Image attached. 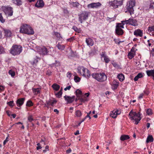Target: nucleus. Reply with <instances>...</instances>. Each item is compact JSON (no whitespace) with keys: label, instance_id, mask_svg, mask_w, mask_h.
<instances>
[{"label":"nucleus","instance_id":"603ef678","mask_svg":"<svg viewBox=\"0 0 154 154\" xmlns=\"http://www.w3.org/2000/svg\"><path fill=\"white\" fill-rule=\"evenodd\" d=\"M100 55L101 56V57L104 58L105 56H106L107 55L105 54V52H102L101 54H100Z\"/></svg>","mask_w":154,"mask_h":154},{"label":"nucleus","instance_id":"ddd939ff","mask_svg":"<svg viewBox=\"0 0 154 154\" xmlns=\"http://www.w3.org/2000/svg\"><path fill=\"white\" fill-rule=\"evenodd\" d=\"M75 96H73L72 97H70L68 96L65 95L64 97L65 100L67 101V103H71L75 100Z\"/></svg>","mask_w":154,"mask_h":154},{"label":"nucleus","instance_id":"79ce46f5","mask_svg":"<svg viewBox=\"0 0 154 154\" xmlns=\"http://www.w3.org/2000/svg\"><path fill=\"white\" fill-rule=\"evenodd\" d=\"M74 80L76 82H79L80 80V79L77 76H75L74 78Z\"/></svg>","mask_w":154,"mask_h":154},{"label":"nucleus","instance_id":"f704fd0d","mask_svg":"<svg viewBox=\"0 0 154 154\" xmlns=\"http://www.w3.org/2000/svg\"><path fill=\"white\" fill-rule=\"evenodd\" d=\"M148 31L149 32H151L152 31H154V25L149 26L148 28Z\"/></svg>","mask_w":154,"mask_h":154},{"label":"nucleus","instance_id":"774afa93","mask_svg":"<svg viewBox=\"0 0 154 154\" xmlns=\"http://www.w3.org/2000/svg\"><path fill=\"white\" fill-rule=\"evenodd\" d=\"M71 151H72V150L70 148H69L68 149H67L66 151V152L67 153H70V152H71Z\"/></svg>","mask_w":154,"mask_h":154},{"label":"nucleus","instance_id":"c03bdc74","mask_svg":"<svg viewBox=\"0 0 154 154\" xmlns=\"http://www.w3.org/2000/svg\"><path fill=\"white\" fill-rule=\"evenodd\" d=\"M130 20H129V19L128 20H125V21H123L122 22V24H129L130 25Z\"/></svg>","mask_w":154,"mask_h":154},{"label":"nucleus","instance_id":"4d7b16f0","mask_svg":"<svg viewBox=\"0 0 154 154\" xmlns=\"http://www.w3.org/2000/svg\"><path fill=\"white\" fill-rule=\"evenodd\" d=\"M5 87L3 86L0 85V92L4 90Z\"/></svg>","mask_w":154,"mask_h":154},{"label":"nucleus","instance_id":"864d4df0","mask_svg":"<svg viewBox=\"0 0 154 154\" xmlns=\"http://www.w3.org/2000/svg\"><path fill=\"white\" fill-rule=\"evenodd\" d=\"M112 64L113 65V66L117 68L119 67L118 65L116 62H113L112 63Z\"/></svg>","mask_w":154,"mask_h":154},{"label":"nucleus","instance_id":"3c124183","mask_svg":"<svg viewBox=\"0 0 154 154\" xmlns=\"http://www.w3.org/2000/svg\"><path fill=\"white\" fill-rule=\"evenodd\" d=\"M146 113L148 115H150L152 114V110L150 109H148L146 110Z\"/></svg>","mask_w":154,"mask_h":154},{"label":"nucleus","instance_id":"ea45409f","mask_svg":"<svg viewBox=\"0 0 154 154\" xmlns=\"http://www.w3.org/2000/svg\"><path fill=\"white\" fill-rule=\"evenodd\" d=\"M7 104L9 106L11 107H13L14 105V101L13 100L9 102H8L7 103Z\"/></svg>","mask_w":154,"mask_h":154},{"label":"nucleus","instance_id":"f257e3e1","mask_svg":"<svg viewBox=\"0 0 154 154\" xmlns=\"http://www.w3.org/2000/svg\"><path fill=\"white\" fill-rule=\"evenodd\" d=\"M20 32L21 33L29 35H32L34 34V31L33 29L31 26L27 24L23 25L20 28Z\"/></svg>","mask_w":154,"mask_h":154},{"label":"nucleus","instance_id":"20e7f679","mask_svg":"<svg viewBox=\"0 0 154 154\" xmlns=\"http://www.w3.org/2000/svg\"><path fill=\"white\" fill-rule=\"evenodd\" d=\"M89 14V12L86 11H82L81 13L78 14L79 20L80 23H82L84 21L88 19Z\"/></svg>","mask_w":154,"mask_h":154},{"label":"nucleus","instance_id":"b1692460","mask_svg":"<svg viewBox=\"0 0 154 154\" xmlns=\"http://www.w3.org/2000/svg\"><path fill=\"white\" fill-rule=\"evenodd\" d=\"M116 32L118 35H122L124 33L123 30L120 28H116Z\"/></svg>","mask_w":154,"mask_h":154},{"label":"nucleus","instance_id":"72a5a7b5","mask_svg":"<svg viewBox=\"0 0 154 154\" xmlns=\"http://www.w3.org/2000/svg\"><path fill=\"white\" fill-rule=\"evenodd\" d=\"M75 115L77 117H80L82 115V113L79 110H77L75 112Z\"/></svg>","mask_w":154,"mask_h":154},{"label":"nucleus","instance_id":"a18cd8bd","mask_svg":"<svg viewBox=\"0 0 154 154\" xmlns=\"http://www.w3.org/2000/svg\"><path fill=\"white\" fill-rule=\"evenodd\" d=\"M54 35L57 38L60 39V38H62L60 34L58 32H55Z\"/></svg>","mask_w":154,"mask_h":154},{"label":"nucleus","instance_id":"0eeeda50","mask_svg":"<svg viewBox=\"0 0 154 154\" xmlns=\"http://www.w3.org/2000/svg\"><path fill=\"white\" fill-rule=\"evenodd\" d=\"M130 118L132 120H137V121H140L141 118L140 117V114L139 112L138 113H137L133 111L132 110L130 111L129 114Z\"/></svg>","mask_w":154,"mask_h":154},{"label":"nucleus","instance_id":"c85d7f7f","mask_svg":"<svg viewBox=\"0 0 154 154\" xmlns=\"http://www.w3.org/2000/svg\"><path fill=\"white\" fill-rule=\"evenodd\" d=\"M52 87L54 90L57 91L59 89L60 86L56 84H54L52 85Z\"/></svg>","mask_w":154,"mask_h":154},{"label":"nucleus","instance_id":"423d86ee","mask_svg":"<svg viewBox=\"0 0 154 154\" xmlns=\"http://www.w3.org/2000/svg\"><path fill=\"white\" fill-rule=\"evenodd\" d=\"M78 70L79 72L81 75L85 77L89 78L91 76L90 71L84 67H82L79 69H78Z\"/></svg>","mask_w":154,"mask_h":154},{"label":"nucleus","instance_id":"13d9d810","mask_svg":"<svg viewBox=\"0 0 154 154\" xmlns=\"http://www.w3.org/2000/svg\"><path fill=\"white\" fill-rule=\"evenodd\" d=\"M71 88V86L69 85V86L66 87V88H64V90L65 91H66L67 90H69Z\"/></svg>","mask_w":154,"mask_h":154},{"label":"nucleus","instance_id":"5fc2aeb1","mask_svg":"<svg viewBox=\"0 0 154 154\" xmlns=\"http://www.w3.org/2000/svg\"><path fill=\"white\" fill-rule=\"evenodd\" d=\"M72 74L71 72H68L67 73V77L70 78L71 77Z\"/></svg>","mask_w":154,"mask_h":154},{"label":"nucleus","instance_id":"4be33fe9","mask_svg":"<svg viewBox=\"0 0 154 154\" xmlns=\"http://www.w3.org/2000/svg\"><path fill=\"white\" fill-rule=\"evenodd\" d=\"M38 58L37 57L35 56L31 60L30 62L32 65H36L38 62Z\"/></svg>","mask_w":154,"mask_h":154},{"label":"nucleus","instance_id":"cd10ccee","mask_svg":"<svg viewBox=\"0 0 154 154\" xmlns=\"http://www.w3.org/2000/svg\"><path fill=\"white\" fill-rule=\"evenodd\" d=\"M130 137L129 135H123L121 136L120 137V139L122 141H124L125 140L128 139Z\"/></svg>","mask_w":154,"mask_h":154},{"label":"nucleus","instance_id":"f3484780","mask_svg":"<svg viewBox=\"0 0 154 154\" xmlns=\"http://www.w3.org/2000/svg\"><path fill=\"white\" fill-rule=\"evenodd\" d=\"M44 5V3L42 0H38L37 3L35 5V7L39 8H42Z\"/></svg>","mask_w":154,"mask_h":154},{"label":"nucleus","instance_id":"37998d69","mask_svg":"<svg viewBox=\"0 0 154 154\" xmlns=\"http://www.w3.org/2000/svg\"><path fill=\"white\" fill-rule=\"evenodd\" d=\"M62 93V92L61 90L59 92H58L57 94H56V97L60 98L61 96Z\"/></svg>","mask_w":154,"mask_h":154},{"label":"nucleus","instance_id":"a19ab883","mask_svg":"<svg viewBox=\"0 0 154 154\" xmlns=\"http://www.w3.org/2000/svg\"><path fill=\"white\" fill-rule=\"evenodd\" d=\"M8 73L11 75L12 77H14L15 75V72L12 70H9Z\"/></svg>","mask_w":154,"mask_h":154},{"label":"nucleus","instance_id":"c9c22d12","mask_svg":"<svg viewBox=\"0 0 154 154\" xmlns=\"http://www.w3.org/2000/svg\"><path fill=\"white\" fill-rule=\"evenodd\" d=\"M33 105V103L32 101L30 100H29L26 103V106L29 107L32 106Z\"/></svg>","mask_w":154,"mask_h":154},{"label":"nucleus","instance_id":"6e6d98bb","mask_svg":"<svg viewBox=\"0 0 154 154\" xmlns=\"http://www.w3.org/2000/svg\"><path fill=\"white\" fill-rule=\"evenodd\" d=\"M8 137H6L5 140L3 142V145H5L6 143L8 141Z\"/></svg>","mask_w":154,"mask_h":154},{"label":"nucleus","instance_id":"4468645a","mask_svg":"<svg viewBox=\"0 0 154 154\" xmlns=\"http://www.w3.org/2000/svg\"><path fill=\"white\" fill-rule=\"evenodd\" d=\"M25 98H22L18 99L16 101V104L17 106H20L24 103Z\"/></svg>","mask_w":154,"mask_h":154},{"label":"nucleus","instance_id":"49530a36","mask_svg":"<svg viewBox=\"0 0 154 154\" xmlns=\"http://www.w3.org/2000/svg\"><path fill=\"white\" fill-rule=\"evenodd\" d=\"M0 21L2 23H4L5 20L3 18L2 13H0Z\"/></svg>","mask_w":154,"mask_h":154},{"label":"nucleus","instance_id":"09e8293b","mask_svg":"<svg viewBox=\"0 0 154 154\" xmlns=\"http://www.w3.org/2000/svg\"><path fill=\"white\" fill-rule=\"evenodd\" d=\"M75 39V37L74 36H72L70 38L67 39V41L69 42H72Z\"/></svg>","mask_w":154,"mask_h":154},{"label":"nucleus","instance_id":"680f3d73","mask_svg":"<svg viewBox=\"0 0 154 154\" xmlns=\"http://www.w3.org/2000/svg\"><path fill=\"white\" fill-rule=\"evenodd\" d=\"M6 113L7 115L9 116H10L11 115V112L7 110L6 111Z\"/></svg>","mask_w":154,"mask_h":154},{"label":"nucleus","instance_id":"052dcab7","mask_svg":"<svg viewBox=\"0 0 154 154\" xmlns=\"http://www.w3.org/2000/svg\"><path fill=\"white\" fill-rule=\"evenodd\" d=\"M144 96V94L143 93H141L140 94L138 97V98L139 99H141L143 98V96Z\"/></svg>","mask_w":154,"mask_h":154},{"label":"nucleus","instance_id":"7c9ffc66","mask_svg":"<svg viewBox=\"0 0 154 154\" xmlns=\"http://www.w3.org/2000/svg\"><path fill=\"white\" fill-rule=\"evenodd\" d=\"M117 77L119 81L121 82L124 79V75L122 74H119L118 75Z\"/></svg>","mask_w":154,"mask_h":154},{"label":"nucleus","instance_id":"7ed1b4c3","mask_svg":"<svg viewBox=\"0 0 154 154\" xmlns=\"http://www.w3.org/2000/svg\"><path fill=\"white\" fill-rule=\"evenodd\" d=\"M22 51V47L20 45H14L10 50V53L14 56L20 54Z\"/></svg>","mask_w":154,"mask_h":154},{"label":"nucleus","instance_id":"1a4fd4ad","mask_svg":"<svg viewBox=\"0 0 154 154\" xmlns=\"http://www.w3.org/2000/svg\"><path fill=\"white\" fill-rule=\"evenodd\" d=\"M123 0L118 1L114 0L112 1L109 2V4L114 8H117L119 6H121L123 4Z\"/></svg>","mask_w":154,"mask_h":154},{"label":"nucleus","instance_id":"c756f323","mask_svg":"<svg viewBox=\"0 0 154 154\" xmlns=\"http://www.w3.org/2000/svg\"><path fill=\"white\" fill-rule=\"evenodd\" d=\"M153 139L152 136L149 135L147 137L146 140V142L147 143H148L149 142H152L153 141Z\"/></svg>","mask_w":154,"mask_h":154},{"label":"nucleus","instance_id":"6ab92c4d","mask_svg":"<svg viewBox=\"0 0 154 154\" xmlns=\"http://www.w3.org/2000/svg\"><path fill=\"white\" fill-rule=\"evenodd\" d=\"M134 35L136 36H139L141 37L143 35V32L140 29H137L135 30L134 32Z\"/></svg>","mask_w":154,"mask_h":154},{"label":"nucleus","instance_id":"f03ea898","mask_svg":"<svg viewBox=\"0 0 154 154\" xmlns=\"http://www.w3.org/2000/svg\"><path fill=\"white\" fill-rule=\"evenodd\" d=\"M91 75L93 78L100 82L105 81L107 78V76L104 72L94 73H92Z\"/></svg>","mask_w":154,"mask_h":154},{"label":"nucleus","instance_id":"f8f14e48","mask_svg":"<svg viewBox=\"0 0 154 154\" xmlns=\"http://www.w3.org/2000/svg\"><path fill=\"white\" fill-rule=\"evenodd\" d=\"M121 113V110L116 109V110H114L111 111L109 115L111 117L115 119L117 117V116L120 114Z\"/></svg>","mask_w":154,"mask_h":154},{"label":"nucleus","instance_id":"393cba45","mask_svg":"<svg viewBox=\"0 0 154 154\" xmlns=\"http://www.w3.org/2000/svg\"><path fill=\"white\" fill-rule=\"evenodd\" d=\"M13 3L16 5L20 6L22 5V0H12Z\"/></svg>","mask_w":154,"mask_h":154},{"label":"nucleus","instance_id":"5701e85b","mask_svg":"<svg viewBox=\"0 0 154 154\" xmlns=\"http://www.w3.org/2000/svg\"><path fill=\"white\" fill-rule=\"evenodd\" d=\"M57 100H49L46 101L47 104L48 105H51L53 106L54 104H56L57 102Z\"/></svg>","mask_w":154,"mask_h":154},{"label":"nucleus","instance_id":"473e14b6","mask_svg":"<svg viewBox=\"0 0 154 154\" xmlns=\"http://www.w3.org/2000/svg\"><path fill=\"white\" fill-rule=\"evenodd\" d=\"M75 93L77 97H80L82 95V91L79 89H77L76 90Z\"/></svg>","mask_w":154,"mask_h":154},{"label":"nucleus","instance_id":"2eb2a0df","mask_svg":"<svg viewBox=\"0 0 154 154\" xmlns=\"http://www.w3.org/2000/svg\"><path fill=\"white\" fill-rule=\"evenodd\" d=\"M146 72L148 76H152V79L154 81V69L150 70H147Z\"/></svg>","mask_w":154,"mask_h":154},{"label":"nucleus","instance_id":"a878e982","mask_svg":"<svg viewBox=\"0 0 154 154\" xmlns=\"http://www.w3.org/2000/svg\"><path fill=\"white\" fill-rule=\"evenodd\" d=\"M56 46L59 50L62 51L64 50L65 48V46L64 45L61 44L59 43L56 45Z\"/></svg>","mask_w":154,"mask_h":154},{"label":"nucleus","instance_id":"a211bd4d","mask_svg":"<svg viewBox=\"0 0 154 154\" xmlns=\"http://www.w3.org/2000/svg\"><path fill=\"white\" fill-rule=\"evenodd\" d=\"M130 25L134 26H137L138 25L137 20L133 18H129Z\"/></svg>","mask_w":154,"mask_h":154},{"label":"nucleus","instance_id":"58836bf2","mask_svg":"<svg viewBox=\"0 0 154 154\" xmlns=\"http://www.w3.org/2000/svg\"><path fill=\"white\" fill-rule=\"evenodd\" d=\"M103 58L106 63H108L110 61V59L107 55L106 56H105V57Z\"/></svg>","mask_w":154,"mask_h":154},{"label":"nucleus","instance_id":"9b49d317","mask_svg":"<svg viewBox=\"0 0 154 154\" xmlns=\"http://www.w3.org/2000/svg\"><path fill=\"white\" fill-rule=\"evenodd\" d=\"M101 4L99 2H93L87 5L88 8H97L101 6Z\"/></svg>","mask_w":154,"mask_h":154},{"label":"nucleus","instance_id":"bb28decb","mask_svg":"<svg viewBox=\"0 0 154 154\" xmlns=\"http://www.w3.org/2000/svg\"><path fill=\"white\" fill-rule=\"evenodd\" d=\"M32 90L34 94L35 95H38L40 93V89L39 88H33Z\"/></svg>","mask_w":154,"mask_h":154},{"label":"nucleus","instance_id":"aec40b11","mask_svg":"<svg viewBox=\"0 0 154 154\" xmlns=\"http://www.w3.org/2000/svg\"><path fill=\"white\" fill-rule=\"evenodd\" d=\"M69 5H70L71 8L76 7L78 8L79 7L80 4L77 2H72L70 0L69 2Z\"/></svg>","mask_w":154,"mask_h":154},{"label":"nucleus","instance_id":"6e6552de","mask_svg":"<svg viewBox=\"0 0 154 154\" xmlns=\"http://www.w3.org/2000/svg\"><path fill=\"white\" fill-rule=\"evenodd\" d=\"M2 9L6 15L10 17L13 15V8L12 7L4 6L2 7Z\"/></svg>","mask_w":154,"mask_h":154},{"label":"nucleus","instance_id":"338daca9","mask_svg":"<svg viewBox=\"0 0 154 154\" xmlns=\"http://www.w3.org/2000/svg\"><path fill=\"white\" fill-rule=\"evenodd\" d=\"M139 78L138 76L137 75L134 78V81H136L138 80V79Z\"/></svg>","mask_w":154,"mask_h":154},{"label":"nucleus","instance_id":"dca6fc26","mask_svg":"<svg viewBox=\"0 0 154 154\" xmlns=\"http://www.w3.org/2000/svg\"><path fill=\"white\" fill-rule=\"evenodd\" d=\"M135 55V52L134 50V48H133L131 50L128 54V57L129 59H131L134 57Z\"/></svg>","mask_w":154,"mask_h":154},{"label":"nucleus","instance_id":"2f4dec72","mask_svg":"<svg viewBox=\"0 0 154 154\" xmlns=\"http://www.w3.org/2000/svg\"><path fill=\"white\" fill-rule=\"evenodd\" d=\"M5 35L7 36H11V31L9 30H5Z\"/></svg>","mask_w":154,"mask_h":154},{"label":"nucleus","instance_id":"4c0bfd02","mask_svg":"<svg viewBox=\"0 0 154 154\" xmlns=\"http://www.w3.org/2000/svg\"><path fill=\"white\" fill-rule=\"evenodd\" d=\"M124 25V24H122V23H117L116 25V28H124V27L123 26Z\"/></svg>","mask_w":154,"mask_h":154},{"label":"nucleus","instance_id":"de8ad7c7","mask_svg":"<svg viewBox=\"0 0 154 154\" xmlns=\"http://www.w3.org/2000/svg\"><path fill=\"white\" fill-rule=\"evenodd\" d=\"M28 119L29 122H31L32 121L34 120L32 117V115H30L28 116Z\"/></svg>","mask_w":154,"mask_h":154},{"label":"nucleus","instance_id":"412c9836","mask_svg":"<svg viewBox=\"0 0 154 154\" xmlns=\"http://www.w3.org/2000/svg\"><path fill=\"white\" fill-rule=\"evenodd\" d=\"M86 43L87 45L89 46H91L94 45V42L93 40L90 38H86Z\"/></svg>","mask_w":154,"mask_h":154},{"label":"nucleus","instance_id":"8fccbe9b","mask_svg":"<svg viewBox=\"0 0 154 154\" xmlns=\"http://www.w3.org/2000/svg\"><path fill=\"white\" fill-rule=\"evenodd\" d=\"M95 52H96L94 50H91V51L89 52V54L90 56H92L95 54Z\"/></svg>","mask_w":154,"mask_h":154},{"label":"nucleus","instance_id":"39448f33","mask_svg":"<svg viewBox=\"0 0 154 154\" xmlns=\"http://www.w3.org/2000/svg\"><path fill=\"white\" fill-rule=\"evenodd\" d=\"M135 0H130L127 3L126 8L131 15L132 14H133V7L135 6Z\"/></svg>","mask_w":154,"mask_h":154},{"label":"nucleus","instance_id":"69168bd1","mask_svg":"<svg viewBox=\"0 0 154 154\" xmlns=\"http://www.w3.org/2000/svg\"><path fill=\"white\" fill-rule=\"evenodd\" d=\"M137 75L138 76V77L139 78H141L143 77V75L142 73H139Z\"/></svg>","mask_w":154,"mask_h":154},{"label":"nucleus","instance_id":"0e129e2a","mask_svg":"<svg viewBox=\"0 0 154 154\" xmlns=\"http://www.w3.org/2000/svg\"><path fill=\"white\" fill-rule=\"evenodd\" d=\"M63 12L65 14H68L69 13V11L67 9H64L63 10Z\"/></svg>","mask_w":154,"mask_h":154},{"label":"nucleus","instance_id":"bf43d9fd","mask_svg":"<svg viewBox=\"0 0 154 154\" xmlns=\"http://www.w3.org/2000/svg\"><path fill=\"white\" fill-rule=\"evenodd\" d=\"M72 29L75 31L77 32L79 30L78 28L76 26H75L72 27Z\"/></svg>","mask_w":154,"mask_h":154},{"label":"nucleus","instance_id":"9d476101","mask_svg":"<svg viewBox=\"0 0 154 154\" xmlns=\"http://www.w3.org/2000/svg\"><path fill=\"white\" fill-rule=\"evenodd\" d=\"M38 51L40 54L42 55H46L48 52V51L47 48L45 47H40L38 49Z\"/></svg>","mask_w":154,"mask_h":154},{"label":"nucleus","instance_id":"e2e57ef3","mask_svg":"<svg viewBox=\"0 0 154 154\" xmlns=\"http://www.w3.org/2000/svg\"><path fill=\"white\" fill-rule=\"evenodd\" d=\"M79 99L80 100V101H81L82 102H85V101L87 100L86 99L82 98H81Z\"/></svg>","mask_w":154,"mask_h":154},{"label":"nucleus","instance_id":"e433bc0d","mask_svg":"<svg viewBox=\"0 0 154 154\" xmlns=\"http://www.w3.org/2000/svg\"><path fill=\"white\" fill-rule=\"evenodd\" d=\"M5 53V51L4 48L0 45V54H4Z\"/></svg>","mask_w":154,"mask_h":154}]
</instances>
